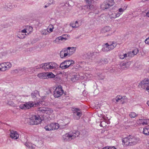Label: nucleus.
Here are the masks:
<instances>
[{"label":"nucleus","instance_id":"e433bc0d","mask_svg":"<svg viewBox=\"0 0 149 149\" xmlns=\"http://www.w3.org/2000/svg\"><path fill=\"white\" fill-rule=\"evenodd\" d=\"M93 55V53L91 52H88L87 54V57L89 58H92Z\"/></svg>","mask_w":149,"mask_h":149},{"label":"nucleus","instance_id":"7ed1b4c3","mask_svg":"<svg viewBox=\"0 0 149 149\" xmlns=\"http://www.w3.org/2000/svg\"><path fill=\"white\" fill-rule=\"evenodd\" d=\"M111 29L109 26H106L101 29L100 32L102 34L106 36L110 35V32L111 31Z\"/></svg>","mask_w":149,"mask_h":149},{"label":"nucleus","instance_id":"f3484780","mask_svg":"<svg viewBox=\"0 0 149 149\" xmlns=\"http://www.w3.org/2000/svg\"><path fill=\"white\" fill-rule=\"evenodd\" d=\"M37 76L40 79H46V72H43L38 74Z\"/></svg>","mask_w":149,"mask_h":149},{"label":"nucleus","instance_id":"6e6552de","mask_svg":"<svg viewBox=\"0 0 149 149\" xmlns=\"http://www.w3.org/2000/svg\"><path fill=\"white\" fill-rule=\"evenodd\" d=\"M130 146H132L136 144L138 141L137 138L133 136H129Z\"/></svg>","mask_w":149,"mask_h":149},{"label":"nucleus","instance_id":"a211bd4d","mask_svg":"<svg viewBox=\"0 0 149 149\" xmlns=\"http://www.w3.org/2000/svg\"><path fill=\"white\" fill-rule=\"evenodd\" d=\"M52 130L58 129L59 127V124L56 123H52Z\"/></svg>","mask_w":149,"mask_h":149},{"label":"nucleus","instance_id":"1a4fd4ad","mask_svg":"<svg viewBox=\"0 0 149 149\" xmlns=\"http://www.w3.org/2000/svg\"><path fill=\"white\" fill-rule=\"evenodd\" d=\"M19 136L17 132L13 130L10 131V136L11 138L17 139L19 138Z\"/></svg>","mask_w":149,"mask_h":149},{"label":"nucleus","instance_id":"f257e3e1","mask_svg":"<svg viewBox=\"0 0 149 149\" xmlns=\"http://www.w3.org/2000/svg\"><path fill=\"white\" fill-rule=\"evenodd\" d=\"M29 120V123L31 125H38L42 121L39 116H33L30 118Z\"/></svg>","mask_w":149,"mask_h":149},{"label":"nucleus","instance_id":"864d4df0","mask_svg":"<svg viewBox=\"0 0 149 149\" xmlns=\"http://www.w3.org/2000/svg\"><path fill=\"white\" fill-rule=\"evenodd\" d=\"M109 149H116L115 147H109Z\"/></svg>","mask_w":149,"mask_h":149},{"label":"nucleus","instance_id":"680f3d73","mask_svg":"<svg viewBox=\"0 0 149 149\" xmlns=\"http://www.w3.org/2000/svg\"><path fill=\"white\" fill-rule=\"evenodd\" d=\"M34 70L35 71L34 68H33Z\"/></svg>","mask_w":149,"mask_h":149},{"label":"nucleus","instance_id":"79ce46f5","mask_svg":"<svg viewBox=\"0 0 149 149\" xmlns=\"http://www.w3.org/2000/svg\"><path fill=\"white\" fill-rule=\"evenodd\" d=\"M85 8L87 9H90V3L88 2V4L85 6Z\"/></svg>","mask_w":149,"mask_h":149},{"label":"nucleus","instance_id":"bb28decb","mask_svg":"<svg viewBox=\"0 0 149 149\" xmlns=\"http://www.w3.org/2000/svg\"><path fill=\"white\" fill-rule=\"evenodd\" d=\"M75 111L76 113V115L79 117L81 116V112L80 111V110L78 109H75Z\"/></svg>","mask_w":149,"mask_h":149},{"label":"nucleus","instance_id":"aec40b11","mask_svg":"<svg viewBox=\"0 0 149 149\" xmlns=\"http://www.w3.org/2000/svg\"><path fill=\"white\" fill-rule=\"evenodd\" d=\"M46 79L49 78H53L55 77V75L52 72H46Z\"/></svg>","mask_w":149,"mask_h":149},{"label":"nucleus","instance_id":"4c0bfd02","mask_svg":"<svg viewBox=\"0 0 149 149\" xmlns=\"http://www.w3.org/2000/svg\"><path fill=\"white\" fill-rule=\"evenodd\" d=\"M139 50L137 49H134V50L132 51V53L134 55V56L135 55H136L137 53L138 52Z\"/></svg>","mask_w":149,"mask_h":149},{"label":"nucleus","instance_id":"a19ab883","mask_svg":"<svg viewBox=\"0 0 149 149\" xmlns=\"http://www.w3.org/2000/svg\"><path fill=\"white\" fill-rule=\"evenodd\" d=\"M49 30L50 32H52L53 31V29L54 27L52 25H50L49 26Z\"/></svg>","mask_w":149,"mask_h":149},{"label":"nucleus","instance_id":"ea45409f","mask_svg":"<svg viewBox=\"0 0 149 149\" xmlns=\"http://www.w3.org/2000/svg\"><path fill=\"white\" fill-rule=\"evenodd\" d=\"M95 9L94 6L90 3V10H94Z\"/></svg>","mask_w":149,"mask_h":149},{"label":"nucleus","instance_id":"c85d7f7f","mask_svg":"<svg viewBox=\"0 0 149 149\" xmlns=\"http://www.w3.org/2000/svg\"><path fill=\"white\" fill-rule=\"evenodd\" d=\"M47 108L45 107H42L39 108L38 111L42 113H46Z\"/></svg>","mask_w":149,"mask_h":149},{"label":"nucleus","instance_id":"4d7b16f0","mask_svg":"<svg viewBox=\"0 0 149 149\" xmlns=\"http://www.w3.org/2000/svg\"><path fill=\"white\" fill-rule=\"evenodd\" d=\"M147 104L149 106V101H148L147 103Z\"/></svg>","mask_w":149,"mask_h":149},{"label":"nucleus","instance_id":"a878e982","mask_svg":"<svg viewBox=\"0 0 149 149\" xmlns=\"http://www.w3.org/2000/svg\"><path fill=\"white\" fill-rule=\"evenodd\" d=\"M66 40V38L63 37H59L56 38L55 40L54 41V42L55 43H56V41H58L60 40Z\"/></svg>","mask_w":149,"mask_h":149},{"label":"nucleus","instance_id":"473e14b6","mask_svg":"<svg viewBox=\"0 0 149 149\" xmlns=\"http://www.w3.org/2000/svg\"><path fill=\"white\" fill-rule=\"evenodd\" d=\"M107 2L110 7L113 6L114 3V1L112 0H111V1H108Z\"/></svg>","mask_w":149,"mask_h":149},{"label":"nucleus","instance_id":"2f4dec72","mask_svg":"<svg viewBox=\"0 0 149 149\" xmlns=\"http://www.w3.org/2000/svg\"><path fill=\"white\" fill-rule=\"evenodd\" d=\"M122 104H123L127 102V98L126 96H124L122 97V100H121Z\"/></svg>","mask_w":149,"mask_h":149},{"label":"nucleus","instance_id":"cd10ccee","mask_svg":"<svg viewBox=\"0 0 149 149\" xmlns=\"http://www.w3.org/2000/svg\"><path fill=\"white\" fill-rule=\"evenodd\" d=\"M67 51V49L65 48V49H63L61 52L60 53V56L61 58H63V56L64 55V53L65 52H66Z\"/></svg>","mask_w":149,"mask_h":149},{"label":"nucleus","instance_id":"f8f14e48","mask_svg":"<svg viewBox=\"0 0 149 149\" xmlns=\"http://www.w3.org/2000/svg\"><path fill=\"white\" fill-rule=\"evenodd\" d=\"M70 133H67L63 136V138L65 141H70L72 139Z\"/></svg>","mask_w":149,"mask_h":149},{"label":"nucleus","instance_id":"20e7f679","mask_svg":"<svg viewBox=\"0 0 149 149\" xmlns=\"http://www.w3.org/2000/svg\"><path fill=\"white\" fill-rule=\"evenodd\" d=\"M34 105L33 102H29L24 104H21L19 106V107L22 109H28L33 107Z\"/></svg>","mask_w":149,"mask_h":149},{"label":"nucleus","instance_id":"423d86ee","mask_svg":"<svg viewBox=\"0 0 149 149\" xmlns=\"http://www.w3.org/2000/svg\"><path fill=\"white\" fill-rule=\"evenodd\" d=\"M141 87L146 90L149 89V80L148 79H144L140 84Z\"/></svg>","mask_w":149,"mask_h":149},{"label":"nucleus","instance_id":"dca6fc26","mask_svg":"<svg viewBox=\"0 0 149 149\" xmlns=\"http://www.w3.org/2000/svg\"><path fill=\"white\" fill-rule=\"evenodd\" d=\"M70 135H71V138L72 139H74L76 137H78L79 135V131H76L75 132L70 133Z\"/></svg>","mask_w":149,"mask_h":149},{"label":"nucleus","instance_id":"8fccbe9b","mask_svg":"<svg viewBox=\"0 0 149 149\" xmlns=\"http://www.w3.org/2000/svg\"><path fill=\"white\" fill-rule=\"evenodd\" d=\"M119 56V57H120V58L121 59H124V57H123V54H120V55Z\"/></svg>","mask_w":149,"mask_h":149},{"label":"nucleus","instance_id":"58836bf2","mask_svg":"<svg viewBox=\"0 0 149 149\" xmlns=\"http://www.w3.org/2000/svg\"><path fill=\"white\" fill-rule=\"evenodd\" d=\"M127 54V56L129 57H132L134 56L132 52H128Z\"/></svg>","mask_w":149,"mask_h":149},{"label":"nucleus","instance_id":"603ef678","mask_svg":"<svg viewBox=\"0 0 149 149\" xmlns=\"http://www.w3.org/2000/svg\"><path fill=\"white\" fill-rule=\"evenodd\" d=\"M124 58H125L127 56V54H123Z\"/></svg>","mask_w":149,"mask_h":149},{"label":"nucleus","instance_id":"37998d69","mask_svg":"<svg viewBox=\"0 0 149 149\" xmlns=\"http://www.w3.org/2000/svg\"><path fill=\"white\" fill-rule=\"evenodd\" d=\"M106 123L104 121H102L100 123V126L101 127H105L106 125H104V124Z\"/></svg>","mask_w":149,"mask_h":149},{"label":"nucleus","instance_id":"4be33fe9","mask_svg":"<svg viewBox=\"0 0 149 149\" xmlns=\"http://www.w3.org/2000/svg\"><path fill=\"white\" fill-rule=\"evenodd\" d=\"M101 7L102 9L105 10L108 8L110 7L108 4L107 3V2H106L102 5H101Z\"/></svg>","mask_w":149,"mask_h":149},{"label":"nucleus","instance_id":"09e8293b","mask_svg":"<svg viewBox=\"0 0 149 149\" xmlns=\"http://www.w3.org/2000/svg\"><path fill=\"white\" fill-rule=\"evenodd\" d=\"M27 33L26 30L25 29H23L21 31V32H20V33Z\"/></svg>","mask_w":149,"mask_h":149},{"label":"nucleus","instance_id":"b1692460","mask_svg":"<svg viewBox=\"0 0 149 149\" xmlns=\"http://www.w3.org/2000/svg\"><path fill=\"white\" fill-rule=\"evenodd\" d=\"M117 43L116 42H113L110 45H109L110 49V50L113 49L116 46Z\"/></svg>","mask_w":149,"mask_h":149},{"label":"nucleus","instance_id":"6e6d98bb","mask_svg":"<svg viewBox=\"0 0 149 149\" xmlns=\"http://www.w3.org/2000/svg\"><path fill=\"white\" fill-rule=\"evenodd\" d=\"M103 149H109V148L107 147H106L104 148Z\"/></svg>","mask_w":149,"mask_h":149},{"label":"nucleus","instance_id":"4468645a","mask_svg":"<svg viewBox=\"0 0 149 149\" xmlns=\"http://www.w3.org/2000/svg\"><path fill=\"white\" fill-rule=\"evenodd\" d=\"M64 64L68 66L67 67L68 68L70 66L72 65V64L74 63V61L72 60H68L64 61L63 62Z\"/></svg>","mask_w":149,"mask_h":149},{"label":"nucleus","instance_id":"2eb2a0df","mask_svg":"<svg viewBox=\"0 0 149 149\" xmlns=\"http://www.w3.org/2000/svg\"><path fill=\"white\" fill-rule=\"evenodd\" d=\"M127 7H126V8ZM126 8L125 9H123L122 8H120L118 9V12L116 14L115 16L114 17L116 18L117 17H118L120 16V15H121L122 14V13L125 10Z\"/></svg>","mask_w":149,"mask_h":149},{"label":"nucleus","instance_id":"72a5a7b5","mask_svg":"<svg viewBox=\"0 0 149 149\" xmlns=\"http://www.w3.org/2000/svg\"><path fill=\"white\" fill-rule=\"evenodd\" d=\"M122 97L120 95H118L116 98V101L117 102L119 101L121 102V100H122Z\"/></svg>","mask_w":149,"mask_h":149},{"label":"nucleus","instance_id":"49530a36","mask_svg":"<svg viewBox=\"0 0 149 149\" xmlns=\"http://www.w3.org/2000/svg\"><path fill=\"white\" fill-rule=\"evenodd\" d=\"M43 65V64L40 65H39L37 66L36 67V69H39L41 68H42V66Z\"/></svg>","mask_w":149,"mask_h":149},{"label":"nucleus","instance_id":"ddd939ff","mask_svg":"<svg viewBox=\"0 0 149 149\" xmlns=\"http://www.w3.org/2000/svg\"><path fill=\"white\" fill-rule=\"evenodd\" d=\"M102 50L104 52H108L110 50L109 47V45L108 43H107L104 44L103 47L102 49Z\"/></svg>","mask_w":149,"mask_h":149},{"label":"nucleus","instance_id":"9b49d317","mask_svg":"<svg viewBox=\"0 0 149 149\" xmlns=\"http://www.w3.org/2000/svg\"><path fill=\"white\" fill-rule=\"evenodd\" d=\"M76 49V47H68L67 49L68 50V54L70 55H72L75 52Z\"/></svg>","mask_w":149,"mask_h":149},{"label":"nucleus","instance_id":"c9c22d12","mask_svg":"<svg viewBox=\"0 0 149 149\" xmlns=\"http://www.w3.org/2000/svg\"><path fill=\"white\" fill-rule=\"evenodd\" d=\"M149 122V120H141V122H142V124L143 125H146L148 124V123Z\"/></svg>","mask_w":149,"mask_h":149},{"label":"nucleus","instance_id":"393cba45","mask_svg":"<svg viewBox=\"0 0 149 149\" xmlns=\"http://www.w3.org/2000/svg\"><path fill=\"white\" fill-rule=\"evenodd\" d=\"M67 66V65L64 64V62L61 63L60 65V67L62 69H65L68 68Z\"/></svg>","mask_w":149,"mask_h":149},{"label":"nucleus","instance_id":"5fc2aeb1","mask_svg":"<svg viewBox=\"0 0 149 149\" xmlns=\"http://www.w3.org/2000/svg\"><path fill=\"white\" fill-rule=\"evenodd\" d=\"M29 28L30 29V31H31L33 29V28L32 27H29Z\"/></svg>","mask_w":149,"mask_h":149},{"label":"nucleus","instance_id":"de8ad7c7","mask_svg":"<svg viewBox=\"0 0 149 149\" xmlns=\"http://www.w3.org/2000/svg\"><path fill=\"white\" fill-rule=\"evenodd\" d=\"M145 42L146 44H149V37L145 40Z\"/></svg>","mask_w":149,"mask_h":149},{"label":"nucleus","instance_id":"bf43d9fd","mask_svg":"<svg viewBox=\"0 0 149 149\" xmlns=\"http://www.w3.org/2000/svg\"><path fill=\"white\" fill-rule=\"evenodd\" d=\"M0 71H2V67H1V68H0Z\"/></svg>","mask_w":149,"mask_h":149},{"label":"nucleus","instance_id":"7c9ffc66","mask_svg":"<svg viewBox=\"0 0 149 149\" xmlns=\"http://www.w3.org/2000/svg\"><path fill=\"white\" fill-rule=\"evenodd\" d=\"M26 35L27 34L26 33H25L24 34L22 33H20V32H19V33L18 34V37L20 38L23 39L25 38V35Z\"/></svg>","mask_w":149,"mask_h":149},{"label":"nucleus","instance_id":"a18cd8bd","mask_svg":"<svg viewBox=\"0 0 149 149\" xmlns=\"http://www.w3.org/2000/svg\"><path fill=\"white\" fill-rule=\"evenodd\" d=\"M145 13H146V15L148 17H149V10H146Z\"/></svg>","mask_w":149,"mask_h":149},{"label":"nucleus","instance_id":"13d9d810","mask_svg":"<svg viewBox=\"0 0 149 149\" xmlns=\"http://www.w3.org/2000/svg\"><path fill=\"white\" fill-rule=\"evenodd\" d=\"M143 1H149V0H141Z\"/></svg>","mask_w":149,"mask_h":149},{"label":"nucleus","instance_id":"f03ea898","mask_svg":"<svg viewBox=\"0 0 149 149\" xmlns=\"http://www.w3.org/2000/svg\"><path fill=\"white\" fill-rule=\"evenodd\" d=\"M64 91L62 87L61 86H58L54 91V95L55 97L58 98L60 97L63 93Z\"/></svg>","mask_w":149,"mask_h":149},{"label":"nucleus","instance_id":"f704fd0d","mask_svg":"<svg viewBox=\"0 0 149 149\" xmlns=\"http://www.w3.org/2000/svg\"><path fill=\"white\" fill-rule=\"evenodd\" d=\"M137 115L135 113L133 112H131L129 114L131 118H134L137 116Z\"/></svg>","mask_w":149,"mask_h":149},{"label":"nucleus","instance_id":"39448f33","mask_svg":"<svg viewBox=\"0 0 149 149\" xmlns=\"http://www.w3.org/2000/svg\"><path fill=\"white\" fill-rule=\"evenodd\" d=\"M55 64L54 63H47L43 64L42 68L45 70L48 69H53L55 68Z\"/></svg>","mask_w":149,"mask_h":149},{"label":"nucleus","instance_id":"052dcab7","mask_svg":"<svg viewBox=\"0 0 149 149\" xmlns=\"http://www.w3.org/2000/svg\"><path fill=\"white\" fill-rule=\"evenodd\" d=\"M47 7V6H45V8H46V7Z\"/></svg>","mask_w":149,"mask_h":149},{"label":"nucleus","instance_id":"3c124183","mask_svg":"<svg viewBox=\"0 0 149 149\" xmlns=\"http://www.w3.org/2000/svg\"><path fill=\"white\" fill-rule=\"evenodd\" d=\"M31 95L32 97L33 98H35L36 97V95L33 93H32L31 94Z\"/></svg>","mask_w":149,"mask_h":149},{"label":"nucleus","instance_id":"c03bdc74","mask_svg":"<svg viewBox=\"0 0 149 149\" xmlns=\"http://www.w3.org/2000/svg\"><path fill=\"white\" fill-rule=\"evenodd\" d=\"M68 50H67V51L66 52H65L64 53V55L63 56V58L67 56L68 54Z\"/></svg>","mask_w":149,"mask_h":149},{"label":"nucleus","instance_id":"412c9836","mask_svg":"<svg viewBox=\"0 0 149 149\" xmlns=\"http://www.w3.org/2000/svg\"><path fill=\"white\" fill-rule=\"evenodd\" d=\"M70 26L73 28L78 27L79 26V25L78 24V22L76 21L74 22H72L70 24Z\"/></svg>","mask_w":149,"mask_h":149},{"label":"nucleus","instance_id":"9d476101","mask_svg":"<svg viewBox=\"0 0 149 149\" xmlns=\"http://www.w3.org/2000/svg\"><path fill=\"white\" fill-rule=\"evenodd\" d=\"M122 141L124 146H130L129 136L123 138Z\"/></svg>","mask_w":149,"mask_h":149},{"label":"nucleus","instance_id":"6ab92c4d","mask_svg":"<svg viewBox=\"0 0 149 149\" xmlns=\"http://www.w3.org/2000/svg\"><path fill=\"white\" fill-rule=\"evenodd\" d=\"M143 132V134L146 135H149V126L144 128Z\"/></svg>","mask_w":149,"mask_h":149},{"label":"nucleus","instance_id":"5701e85b","mask_svg":"<svg viewBox=\"0 0 149 149\" xmlns=\"http://www.w3.org/2000/svg\"><path fill=\"white\" fill-rule=\"evenodd\" d=\"M51 126L52 125L51 123L50 124L48 125L45 126L44 127V128L46 131H49L52 130Z\"/></svg>","mask_w":149,"mask_h":149},{"label":"nucleus","instance_id":"0eeeda50","mask_svg":"<svg viewBox=\"0 0 149 149\" xmlns=\"http://www.w3.org/2000/svg\"><path fill=\"white\" fill-rule=\"evenodd\" d=\"M0 65L2 67V71H5L9 69L11 67V64L9 62L1 63Z\"/></svg>","mask_w":149,"mask_h":149},{"label":"nucleus","instance_id":"c756f323","mask_svg":"<svg viewBox=\"0 0 149 149\" xmlns=\"http://www.w3.org/2000/svg\"><path fill=\"white\" fill-rule=\"evenodd\" d=\"M53 112V110L51 109L47 108L46 113L48 114H50L52 113Z\"/></svg>","mask_w":149,"mask_h":149}]
</instances>
